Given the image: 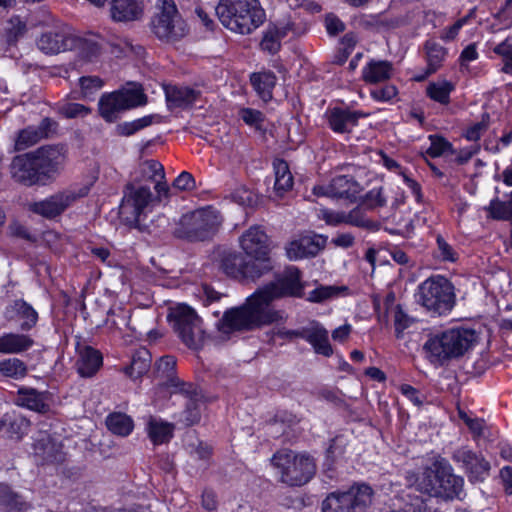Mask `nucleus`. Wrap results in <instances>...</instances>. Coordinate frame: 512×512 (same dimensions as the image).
I'll return each instance as SVG.
<instances>
[{"mask_svg": "<svg viewBox=\"0 0 512 512\" xmlns=\"http://www.w3.org/2000/svg\"><path fill=\"white\" fill-rule=\"evenodd\" d=\"M304 339L308 341L317 354L329 357L333 354L332 346L329 343L328 331L318 322H312L306 327Z\"/></svg>", "mask_w": 512, "mask_h": 512, "instance_id": "obj_27", "label": "nucleus"}, {"mask_svg": "<svg viewBox=\"0 0 512 512\" xmlns=\"http://www.w3.org/2000/svg\"><path fill=\"white\" fill-rule=\"evenodd\" d=\"M147 96L141 85L131 84L112 93L101 96L99 100V113L107 122H114L119 113L145 105Z\"/></svg>", "mask_w": 512, "mask_h": 512, "instance_id": "obj_9", "label": "nucleus"}, {"mask_svg": "<svg viewBox=\"0 0 512 512\" xmlns=\"http://www.w3.org/2000/svg\"><path fill=\"white\" fill-rule=\"evenodd\" d=\"M463 485V478L453 474L450 464L445 459H437L424 470L416 489L430 497L454 499L460 498Z\"/></svg>", "mask_w": 512, "mask_h": 512, "instance_id": "obj_3", "label": "nucleus"}, {"mask_svg": "<svg viewBox=\"0 0 512 512\" xmlns=\"http://www.w3.org/2000/svg\"><path fill=\"white\" fill-rule=\"evenodd\" d=\"M173 187L183 191L195 188V180L191 173L183 171L173 182Z\"/></svg>", "mask_w": 512, "mask_h": 512, "instance_id": "obj_60", "label": "nucleus"}, {"mask_svg": "<svg viewBox=\"0 0 512 512\" xmlns=\"http://www.w3.org/2000/svg\"><path fill=\"white\" fill-rule=\"evenodd\" d=\"M490 123V115L488 113H483L481 117V121L475 123L471 127L466 130L465 137L469 141H477L480 139L481 135L488 129Z\"/></svg>", "mask_w": 512, "mask_h": 512, "instance_id": "obj_52", "label": "nucleus"}, {"mask_svg": "<svg viewBox=\"0 0 512 512\" xmlns=\"http://www.w3.org/2000/svg\"><path fill=\"white\" fill-rule=\"evenodd\" d=\"M10 172L14 181L21 185H46L30 153L15 156L10 165Z\"/></svg>", "mask_w": 512, "mask_h": 512, "instance_id": "obj_17", "label": "nucleus"}, {"mask_svg": "<svg viewBox=\"0 0 512 512\" xmlns=\"http://www.w3.org/2000/svg\"><path fill=\"white\" fill-rule=\"evenodd\" d=\"M4 319L9 323L20 322L21 331H29L36 326L38 313L23 299H17L9 303L3 312Z\"/></svg>", "mask_w": 512, "mask_h": 512, "instance_id": "obj_19", "label": "nucleus"}, {"mask_svg": "<svg viewBox=\"0 0 512 512\" xmlns=\"http://www.w3.org/2000/svg\"><path fill=\"white\" fill-rule=\"evenodd\" d=\"M43 138L42 132L39 131L37 126H29L21 130L16 139V149L23 150L39 142Z\"/></svg>", "mask_w": 512, "mask_h": 512, "instance_id": "obj_46", "label": "nucleus"}, {"mask_svg": "<svg viewBox=\"0 0 512 512\" xmlns=\"http://www.w3.org/2000/svg\"><path fill=\"white\" fill-rule=\"evenodd\" d=\"M33 345L34 340L26 334L11 332L0 336V353L2 354H20L29 350Z\"/></svg>", "mask_w": 512, "mask_h": 512, "instance_id": "obj_30", "label": "nucleus"}, {"mask_svg": "<svg viewBox=\"0 0 512 512\" xmlns=\"http://www.w3.org/2000/svg\"><path fill=\"white\" fill-rule=\"evenodd\" d=\"M412 322L413 319L403 311L400 305H397L394 311V326L397 338L402 336L403 331L407 329Z\"/></svg>", "mask_w": 512, "mask_h": 512, "instance_id": "obj_54", "label": "nucleus"}, {"mask_svg": "<svg viewBox=\"0 0 512 512\" xmlns=\"http://www.w3.org/2000/svg\"><path fill=\"white\" fill-rule=\"evenodd\" d=\"M366 25L375 27L378 30H388L396 28L399 25L397 19H388L383 15L371 16L369 20L365 21Z\"/></svg>", "mask_w": 512, "mask_h": 512, "instance_id": "obj_57", "label": "nucleus"}, {"mask_svg": "<svg viewBox=\"0 0 512 512\" xmlns=\"http://www.w3.org/2000/svg\"><path fill=\"white\" fill-rule=\"evenodd\" d=\"M476 341V334L469 329H450L427 340L424 349L430 357L443 363L461 357Z\"/></svg>", "mask_w": 512, "mask_h": 512, "instance_id": "obj_5", "label": "nucleus"}, {"mask_svg": "<svg viewBox=\"0 0 512 512\" xmlns=\"http://www.w3.org/2000/svg\"><path fill=\"white\" fill-rule=\"evenodd\" d=\"M289 33H299L295 23L290 19L269 24L260 42L261 49L271 54L277 53L281 47V40Z\"/></svg>", "mask_w": 512, "mask_h": 512, "instance_id": "obj_20", "label": "nucleus"}, {"mask_svg": "<svg viewBox=\"0 0 512 512\" xmlns=\"http://www.w3.org/2000/svg\"><path fill=\"white\" fill-rule=\"evenodd\" d=\"M215 11L226 28L240 34H250L266 19L258 0H220Z\"/></svg>", "mask_w": 512, "mask_h": 512, "instance_id": "obj_2", "label": "nucleus"}, {"mask_svg": "<svg viewBox=\"0 0 512 512\" xmlns=\"http://www.w3.org/2000/svg\"><path fill=\"white\" fill-rule=\"evenodd\" d=\"M325 239L321 236L315 238L302 237L292 241L286 248L287 256L290 260L314 257L324 247Z\"/></svg>", "mask_w": 512, "mask_h": 512, "instance_id": "obj_22", "label": "nucleus"}, {"mask_svg": "<svg viewBox=\"0 0 512 512\" xmlns=\"http://www.w3.org/2000/svg\"><path fill=\"white\" fill-rule=\"evenodd\" d=\"M366 116H368V114L362 112L334 108L329 113L328 121L333 131L346 133L351 131L360 117Z\"/></svg>", "mask_w": 512, "mask_h": 512, "instance_id": "obj_25", "label": "nucleus"}, {"mask_svg": "<svg viewBox=\"0 0 512 512\" xmlns=\"http://www.w3.org/2000/svg\"><path fill=\"white\" fill-rule=\"evenodd\" d=\"M453 459L463 465L471 481L483 480L490 470L489 462L481 454L464 447L454 452Z\"/></svg>", "mask_w": 512, "mask_h": 512, "instance_id": "obj_21", "label": "nucleus"}, {"mask_svg": "<svg viewBox=\"0 0 512 512\" xmlns=\"http://www.w3.org/2000/svg\"><path fill=\"white\" fill-rule=\"evenodd\" d=\"M76 46V37L65 28H56L47 31L37 40V47L47 55L58 54L70 50Z\"/></svg>", "mask_w": 512, "mask_h": 512, "instance_id": "obj_18", "label": "nucleus"}, {"mask_svg": "<svg viewBox=\"0 0 512 512\" xmlns=\"http://www.w3.org/2000/svg\"><path fill=\"white\" fill-rule=\"evenodd\" d=\"M177 391L188 398L184 411L186 425L191 426L198 423L201 418V402L196 393V389L192 384L181 383V387Z\"/></svg>", "mask_w": 512, "mask_h": 512, "instance_id": "obj_31", "label": "nucleus"}, {"mask_svg": "<svg viewBox=\"0 0 512 512\" xmlns=\"http://www.w3.org/2000/svg\"><path fill=\"white\" fill-rule=\"evenodd\" d=\"M75 47H78L81 55L89 61L99 54V46L93 41L76 38Z\"/></svg>", "mask_w": 512, "mask_h": 512, "instance_id": "obj_56", "label": "nucleus"}, {"mask_svg": "<svg viewBox=\"0 0 512 512\" xmlns=\"http://www.w3.org/2000/svg\"><path fill=\"white\" fill-rule=\"evenodd\" d=\"M241 118L245 123L255 126L256 128H261V123L264 121V115L260 111L249 108L241 111Z\"/></svg>", "mask_w": 512, "mask_h": 512, "instance_id": "obj_61", "label": "nucleus"}, {"mask_svg": "<svg viewBox=\"0 0 512 512\" xmlns=\"http://www.w3.org/2000/svg\"><path fill=\"white\" fill-rule=\"evenodd\" d=\"M143 8L138 0H113L112 18L116 21H133L141 17Z\"/></svg>", "mask_w": 512, "mask_h": 512, "instance_id": "obj_32", "label": "nucleus"}, {"mask_svg": "<svg viewBox=\"0 0 512 512\" xmlns=\"http://www.w3.org/2000/svg\"><path fill=\"white\" fill-rule=\"evenodd\" d=\"M169 318L182 342L190 349L198 350L206 341V334L202 328V320L196 312L187 305H178L172 310Z\"/></svg>", "mask_w": 512, "mask_h": 512, "instance_id": "obj_12", "label": "nucleus"}, {"mask_svg": "<svg viewBox=\"0 0 512 512\" xmlns=\"http://www.w3.org/2000/svg\"><path fill=\"white\" fill-rule=\"evenodd\" d=\"M106 426L115 435L127 436L134 427L133 420L121 412H114L106 418Z\"/></svg>", "mask_w": 512, "mask_h": 512, "instance_id": "obj_40", "label": "nucleus"}, {"mask_svg": "<svg viewBox=\"0 0 512 512\" xmlns=\"http://www.w3.org/2000/svg\"><path fill=\"white\" fill-rule=\"evenodd\" d=\"M487 210L490 216L496 220H510L512 219V197L509 201L504 202L494 199L490 202Z\"/></svg>", "mask_w": 512, "mask_h": 512, "instance_id": "obj_48", "label": "nucleus"}, {"mask_svg": "<svg viewBox=\"0 0 512 512\" xmlns=\"http://www.w3.org/2000/svg\"><path fill=\"white\" fill-rule=\"evenodd\" d=\"M29 426V420L23 415L16 413L5 414L0 420V430L7 427L9 436L16 439H20L27 432Z\"/></svg>", "mask_w": 512, "mask_h": 512, "instance_id": "obj_37", "label": "nucleus"}, {"mask_svg": "<svg viewBox=\"0 0 512 512\" xmlns=\"http://www.w3.org/2000/svg\"><path fill=\"white\" fill-rule=\"evenodd\" d=\"M165 96L169 108H187L200 97V91L184 86H166Z\"/></svg>", "mask_w": 512, "mask_h": 512, "instance_id": "obj_26", "label": "nucleus"}, {"mask_svg": "<svg viewBox=\"0 0 512 512\" xmlns=\"http://www.w3.org/2000/svg\"><path fill=\"white\" fill-rule=\"evenodd\" d=\"M240 246L246 256L250 257L256 265L259 263H267L269 272L274 268L273 261L270 257L269 238L264 230L259 226H252L239 239Z\"/></svg>", "mask_w": 512, "mask_h": 512, "instance_id": "obj_15", "label": "nucleus"}, {"mask_svg": "<svg viewBox=\"0 0 512 512\" xmlns=\"http://www.w3.org/2000/svg\"><path fill=\"white\" fill-rule=\"evenodd\" d=\"M88 189L86 187L79 190H65L51 195L42 201L29 204V210L42 217L51 219L63 213L77 199L86 196Z\"/></svg>", "mask_w": 512, "mask_h": 512, "instance_id": "obj_16", "label": "nucleus"}, {"mask_svg": "<svg viewBox=\"0 0 512 512\" xmlns=\"http://www.w3.org/2000/svg\"><path fill=\"white\" fill-rule=\"evenodd\" d=\"M140 181L141 179L135 178L133 182L126 185L119 207V215L128 225H136L145 209L155 201L150 187L142 185Z\"/></svg>", "mask_w": 512, "mask_h": 512, "instance_id": "obj_13", "label": "nucleus"}, {"mask_svg": "<svg viewBox=\"0 0 512 512\" xmlns=\"http://www.w3.org/2000/svg\"><path fill=\"white\" fill-rule=\"evenodd\" d=\"M251 84L263 100L272 98V89L276 83V77L272 72L253 73Z\"/></svg>", "mask_w": 512, "mask_h": 512, "instance_id": "obj_39", "label": "nucleus"}, {"mask_svg": "<svg viewBox=\"0 0 512 512\" xmlns=\"http://www.w3.org/2000/svg\"><path fill=\"white\" fill-rule=\"evenodd\" d=\"M218 213L211 209H199L181 217L173 234L179 239L190 242L210 239L220 225Z\"/></svg>", "mask_w": 512, "mask_h": 512, "instance_id": "obj_7", "label": "nucleus"}, {"mask_svg": "<svg viewBox=\"0 0 512 512\" xmlns=\"http://www.w3.org/2000/svg\"><path fill=\"white\" fill-rule=\"evenodd\" d=\"M417 303L427 310L442 315L454 306L455 295L452 284L444 277L428 278L418 288Z\"/></svg>", "mask_w": 512, "mask_h": 512, "instance_id": "obj_8", "label": "nucleus"}, {"mask_svg": "<svg viewBox=\"0 0 512 512\" xmlns=\"http://www.w3.org/2000/svg\"><path fill=\"white\" fill-rule=\"evenodd\" d=\"M360 190V185L346 175L333 178L329 185L330 197L345 198L351 202L356 201Z\"/></svg>", "mask_w": 512, "mask_h": 512, "instance_id": "obj_29", "label": "nucleus"}, {"mask_svg": "<svg viewBox=\"0 0 512 512\" xmlns=\"http://www.w3.org/2000/svg\"><path fill=\"white\" fill-rule=\"evenodd\" d=\"M345 220L347 224L361 227V228H372L373 222L365 217V214L361 207H356L349 213H346Z\"/></svg>", "mask_w": 512, "mask_h": 512, "instance_id": "obj_53", "label": "nucleus"}, {"mask_svg": "<svg viewBox=\"0 0 512 512\" xmlns=\"http://www.w3.org/2000/svg\"><path fill=\"white\" fill-rule=\"evenodd\" d=\"M275 171V184L274 190L279 197L293 187V176L289 170L288 163L282 159H277L273 162Z\"/></svg>", "mask_w": 512, "mask_h": 512, "instance_id": "obj_36", "label": "nucleus"}, {"mask_svg": "<svg viewBox=\"0 0 512 512\" xmlns=\"http://www.w3.org/2000/svg\"><path fill=\"white\" fill-rule=\"evenodd\" d=\"M493 52L503 58V73L512 74V42L509 38L493 48Z\"/></svg>", "mask_w": 512, "mask_h": 512, "instance_id": "obj_49", "label": "nucleus"}, {"mask_svg": "<svg viewBox=\"0 0 512 512\" xmlns=\"http://www.w3.org/2000/svg\"><path fill=\"white\" fill-rule=\"evenodd\" d=\"M174 426L170 423L150 418L148 422V434L154 444L168 442L173 436Z\"/></svg>", "mask_w": 512, "mask_h": 512, "instance_id": "obj_41", "label": "nucleus"}, {"mask_svg": "<svg viewBox=\"0 0 512 512\" xmlns=\"http://www.w3.org/2000/svg\"><path fill=\"white\" fill-rule=\"evenodd\" d=\"M157 13L151 21L154 35L162 42L175 43L184 38L189 28L174 0H158Z\"/></svg>", "mask_w": 512, "mask_h": 512, "instance_id": "obj_6", "label": "nucleus"}, {"mask_svg": "<svg viewBox=\"0 0 512 512\" xmlns=\"http://www.w3.org/2000/svg\"><path fill=\"white\" fill-rule=\"evenodd\" d=\"M325 24L330 35H337L345 28L344 23L334 15H328L325 19Z\"/></svg>", "mask_w": 512, "mask_h": 512, "instance_id": "obj_63", "label": "nucleus"}, {"mask_svg": "<svg viewBox=\"0 0 512 512\" xmlns=\"http://www.w3.org/2000/svg\"><path fill=\"white\" fill-rule=\"evenodd\" d=\"M161 117L158 115H148L132 122H124L117 126V132L122 136H130L137 131L150 126L153 122H160Z\"/></svg>", "mask_w": 512, "mask_h": 512, "instance_id": "obj_43", "label": "nucleus"}, {"mask_svg": "<svg viewBox=\"0 0 512 512\" xmlns=\"http://www.w3.org/2000/svg\"><path fill=\"white\" fill-rule=\"evenodd\" d=\"M33 448L35 456L42 462H58L62 460L60 446L48 435L36 440Z\"/></svg>", "mask_w": 512, "mask_h": 512, "instance_id": "obj_34", "label": "nucleus"}, {"mask_svg": "<svg viewBox=\"0 0 512 512\" xmlns=\"http://www.w3.org/2000/svg\"><path fill=\"white\" fill-rule=\"evenodd\" d=\"M218 267L228 277L239 281H256L269 273L267 263L256 265L242 253L233 250H221L218 252Z\"/></svg>", "mask_w": 512, "mask_h": 512, "instance_id": "obj_11", "label": "nucleus"}, {"mask_svg": "<svg viewBox=\"0 0 512 512\" xmlns=\"http://www.w3.org/2000/svg\"><path fill=\"white\" fill-rule=\"evenodd\" d=\"M346 287L336 286H319L309 293L308 301L313 303H322L334 296H337L340 290H345Z\"/></svg>", "mask_w": 512, "mask_h": 512, "instance_id": "obj_50", "label": "nucleus"}, {"mask_svg": "<svg viewBox=\"0 0 512 512\" xmlns=\"http://www.w3.org/2000/svg\"><path fill=\"white\" fill-rule=\"evenodd\" d=\"M393 74V64L387 60H371L362 72V79L369 84L388 81Z\"/></svg>", "mask_w": 512, "mask_h": 512, "instance_id": "obj_28", "label": "nucleus"}, {"mask_svg": "<svg viewBox=\"0 0 512 512\" xmlns=\"http://www.w3.org/2000/svg\"><path fill=\"white\" fill-rule=\"evenodd\" d=\"M373 490L366 484L345 492H332L322 502V512H366L372 504Z\"/></svg>", "mask_w": 512, "mask_h": 512, "instance_id": "obj_10", "label": "nucleus"}, {"mask_svg": "<svg viewBox=\"0 0 512 512\" xmlns=\"http://www.w3.org/2000/svg\"><path fill=\"white\" fill-rule=\"evenodd\" d=\"M103 363L101 353L91 346H83L78 349L76 362L77 371L82 377H92L100 369Z\"/></svg>", "mask_w": 512, "mask_h": 512, "instance_id": "obj_23", "label": "nucleus"}, {"mask_svg": "<svg viewBox=\"0 0 512 512\" xmlns=\"http://www.w3.org/2000/svg\"><path fill=\"white\" fill-rule=\"evenodd\" d=\"M60 111L66 118H75L87 115L90 109L79 103H67L61 107Z\"/></svg>", "mask_w": 512, "mask_h": 512, "instance_id": "obj_59", "label": "nucleus"}, {"mask_svg": "<svg viewBox=\"0 0 512 512\" xmlns=\"http://www.w3.org/2000/svg\"><path fill=\"white\" fill-rule=\"evenodd\" d=\"M79 82L85 96L101 89L104 85L103 80L98 76H84L79 79Z\"/></svg>", "mask_w": 512, "mask_h": 512, "instance_id": "obj_58", "label": "nucleus"}, {"mask_svg": "<svg viewBox=\"0 0 512 512\" xmlns=\"http://www.w3.org/2000/svg\"><path fill=\"white\" fill-rule=\"evenodd\" d=\"M431 140V146L427 150V154L431 157H439L446 152L453 153L452 144L447 141L445 138L438 135H431L429 137Z\"/></svg>", "mask_w": 512, "mask_h": 512, "instance_id": "obj_51", "label": "nucleus"}, {"mask_svg": "<svg viewBox=\"0 0 512 512\" xmlns=\"http://www.w3.org/2000/svg\"><path fill=\"white\" fill-rule=\"evenodd\" d=\"M303 289L301 271L295 266L287 267L248 298L246 304L226 311L221 320V330L225 333L231 330H251L277 322L282 317L271 303L283 297H302Z\"/></svg>", "mask_w": 512, "mask_h": 512, "instance_id": "obj_1", "label": "nucleus"}, {"mask_svg": "<svg viewBox=\"0 0 512 512\" xmlns=\"http://www.w3.org/2000/svg\"><path fill=\"white\" fill-rule=\"evenodd\" d=\"M397 95V89L394 85H385L382 88L373 89L371 96L378 101H388Z\"/></svg>", "mask_w": 512, "mask_h": 512, "instance_id": "obj_62", "label": "nucleus"}, {"mask_svg": "<svg viewBox=\"0 0 512 512\" xmlns=\"http://www.w3.org/2000/svg\"><path fill=\"white\" fill-rule=\"evenodd\" d=\"M454 89L452 83L443 81L431 83L427 86V95L441 104H448L450 101V93Z\"/></svg>", "mask_w": 512, "mask_h": 512, "instance_id": "obj_44", "label": "nucleus"}, {"mask_svg": "<svg viewBox=\"0 0 512 512\" xmlns=\"http://www.w3.org/2000/svg\"><path fill=\"white\" fill-rule=\"evenodd\" d=\"M425 48L427 50V74L435 73L444 60L446 51L442 46L433 42H426Z\"/></svg>", "mask_w": 512, "mask_h": 512, "instance_id": "obj_45", "label": "nucleus"}, {"mask_svg": "<svg viewBox=\"0 0 512 512\" xmlns=\"http://www.w3.org/2000/svg\"><path fill=\"white\" fill-rule=\"evenodd\" d=\"M15 402L19 406L38 413L44 414L49 411V405L45 402L44 393H40L33 388H20Z\"/></svg>", "mask_w": 512, "mask_h": 512, "instance_id": "obj_33", "label": "nucleus"}, {"mask_svg": "<svg viewBox=\"0 0 512 512\" xmlns=\"http://www.w3.org/2000/svg\"><path fill=\"white\" fill-rule=\"evenodd\" d=\"M151 362V353L146 348H140L132 355L131 365L125 369V372L131 378L137 379L149 370Z\"/></svg>", "mask_w": 512, "mask_h": 512, "instance_id": "obj_38", "label": "nucleus"}, {"mask_svg": "<svg viewBox=\"0 0 512 512\" xmlns=\"http://www.w3.org/2000/svg\"><path fill=\"white\" fill-rule=\"evenodd\" d=\"M40 174L46 184L50 183L61 172L67 158V149L64 145H44L30 152Z\"/></svg>", "mask_w": 512, "mask_h": 512, "instance_id": "obj_14", "label": "nucleus"}, {"mask_svg": "<svg viewBox=\"0 0 512 512\" xmlns=\"http://www.w3.org/2000/svg\"><path fill=\"white\" fill-rule=\"evenodd\" d=\"M280 481L290 487H301L315 475L316 464L308 455H297L291 450L277 451L271 458Z\"/></svg>", "mask_w": 512, "mask_h": 512, "instance_id": "obj_4", "label": "nucleus"}, {"mask_svg": "<svg viewBox=\"0 0 512 512\" xmlns=\"http://www.w3.org/2000/svg\"><path fill=\"white\" fill-rule=\"evenodd\" d=\"M140 173L142 179H147L154 184V188L158 194V201H161L162 196L168 197L169 188L163 179L164 168L162 164L155 160H147L140 166Z\"/></svg>", "mask_w": 512, "mask_h": 512, "instance_id": "obj_24", "label": "nucleus"}, {"mask_svg": "<svg viewBox=\"0 0 512 512\" xmlns=\"http://www.w3.org/2000/svg\"><path fill=\"white\" fill-rule=\"evenodd\" d=\"M175 366L176 359L170 355L161 357L156 363L157 370L163 374H166V376L169 378L167 385L179 389L182 382L177 377H172Z\"/></svg>", "mask_w": 512, "mask_h": 512, "instance_id": "obj_47", "label": "nucleus"}, {"mask_svg": "<svg viewBox=\"0 0 512 512\" xmlns=\"http://www.w3.org/2000/svg\"><path fill=\"white\" fill-rule=\"evenodd\" d=\"M29 508L22 497L8 485L0 484V509L5 512H26Z\"/></svg>", "mask_w": 512, "mask_h": 512, "instance_id": "obj_35", "label": "nucleus"}, {"mask_svg": "<svg viewBox=\"0 0 512 512\" xmlns=\"http://www.w3.org/2000/svg\"><path fill=\"white\" fill-rule=\"evenodd\" d=\"M27 365L18 358L0 361V374L7 378L21 379L27 375Z\"/></svg>", "mask_w": 512, "mask_h": 512, "instance_id": "obj_42", "label": "nucleus"}, {"mask_svg": "<svg viewBox=\"0 0 512 512\" xmlns=\"http://www.w3.org/2000/svg\"><path fill=\"white\" fill-rule=\"evenodd\" d=\"M37 127L39 131L42 132L43 138H48L50 135L56 132L58 124L55 120L46 117L42 119Z\"/></svg>", "mask_w": 512, "mask_h": 512, "instance_id": "obj_64", "label": "nucleus"}, {"mask_svg": "<svg viewBox=\"0 0 512 512\" xmlns=\"http://www.w3.org/2000/svg\"><path fill=\"white\" fill-rule=\"evenodd\" d=\"M232 200L242 206H253L256 203V195L245 187L236 189L231 194Z\"/></svg>", "mask_w": 512, "mask_h": 512, "instance_id": "obj_55", "label": "nucleus"}]
</instances>
